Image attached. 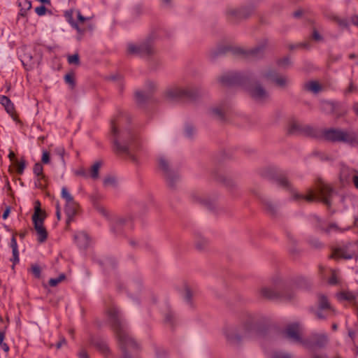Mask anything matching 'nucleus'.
Here are the masks:
<instances>
[{"mask_svg": "<svg viewBox=\"0 0 358 358\" xmlns=\"http://www.w3.org/2000/svg\"><path fill=\"white\" fill-rule=\"evenodd\" d=\"M131 122L129 115L124 111H118L110 120V140L113 151L117 155L129 158L137 162L135 153L141 148L138 133L131 129L124 128Z\"/></svg>", "mask_w": 358, "mask_h": 358, "instance_id": "1", "label": "nucleus"}, {"mask_svg": "<svg viewBox=\"0 0 358 358\" xmlns=\"http://www.w3.org/2000/svg\"><path fill=\"white\" fill-rule=\"evenodd\" d=\"M106 315L122 352V358H132L129 350H138V344L129 334L120 311L116 306H111L106 309Z\"/></svg>", "mask_w": 358, "mask_h": 358, "instance_id": "2", "label": "nucleus"}, {"mask_svg": "<svg viewBox=\"0 0 358 358\" xmlns=\"http://www.w3.org/2000/svg\"><path fill=\"white\" fill-rule=\"evenodd\" d=\"M315 138L323 139L331 143H345L353 144L357 141V135L354 131H348L340 129L329 128L324 129H316Z\"/></svg>", "mask_w": 358, "mask_h": 358, "instance_id": "3", "label": "nucleus"}, {"mask_svg": "<svg viewBox=\"0 0 358 358\" xmlns=\"http://www.w3.org/2000/svg\"><path fill=\"white\" fill-rule=\"evenodd\" d=\"M200 95L199 90L192 87H171L164 92L165 97L171 101H194Z\"/></svg>", "mask_w": 358, "mask_h": 358, "instance_id": "4", "label": "nucleus"}, {"mask_svg": "<svg viewBox=\"0 0 358 358\" xmlns=\"http://www.w3.org/2000/svg\"><path fill=\"white\" fill-rule=\"evenodd\" d=\"M261 296L268 300L289 301L294 298L292 290L282 284H278L274 288L264 287L259 290Z\"/></svg>", "mask_w": 358, "mask_h": 358, "instance_id": "5", "label": "nucleus"}, {"mask_svg": "<svg viewBox=\"0 0 358 358\" xmlns=\"http://www.w3.org/2000/svg\"><path fill=\"white\" fill-rule=\"evenodd\" d=\"M267 44V41H265L263 44L258 45L251 50H245L240 48H232L231 46H224L219 48L215 52H214L212 55L213 58H215L217 56L222 55L226 54L228 52H231L235 55H243L246 58L252 57L257 58L260 57L263 55L264 48Z\"/></svg>", "mask_w": 358, "mask_h": 358, "instance_id": "6", "label": "nucleus"}, {"mask_svg": "<svg viewBox=\"0 0 358 358\" xmlns=\"http://www.w3.org/2000/svg\"><path fill=\"white\" fill-rule=\"evenodd\" d=\"M270 180L275 182L280 187L287 190H292V185L289 182L287 173L277 168L270 167L262 173Z\"/></svg>", "mask_w": 358, "mask_h": 358, "instance_id": "7", "label": "nucleus"}, {"mask_svg": "<svg viewBox=\"0 0 358 358\" xmlns=\"http://www.w3.org/2000/svg\"><path fill=\"white\" fill-rule=\"evenodd\" d=\"M155 52L151 38H148L138 45L129 43L127 47V53L140 57L151 56Z\"/></svg>", "mask_w": 358, "mask_h": 358, "instance_id": "8", "label": "nucleus"}, {"mask_svg": "<svg viewBox=\"0 0 358 358\" xmlns=\"http://www.w3.org/2000/svg\"><path fill=\"white\" fill-rule=\"evenodd\" d=\"M251 76L236 72L227 73L219 78V82L224 86L236 85H245L250 83Z\"/></svg>", "mask_w": 358, "mask_h": 358, "instance_id": "9", "label": "nucleus"}, {"mask_svg": "<svg viewBox=\"0 0 358 358\" xmlns=\"http://www.w3.org/2000/svg\"><path fill=\"white\" fill-rule=\"evenodd\" d=\"M254 13L255 8L252 6L241 7L238 9L229 8L227 10V17L230 23L236 24L248 18Z\"/></svg>", "mask_w": 358, "mask_h": 358, "instance_id": "10", "label": "nucleus"}, {"mask_svg": "<svg viewBox=\"0 0 358 358\" xmlns=\"http://www.w3.org/2000/svg\"><path fill=\"white\" fill-rule=\"evenodd\" d=\"M62 197L66 200L64 211L67 217L66 224H69L76 215L79 206L65 187L62 189Z\"/></svg>", "mask_w": 358, "mask_h": 358, "instance_id": "11", "label": "nucleus"}, {"mask_svg": "<svg viewBox=\"0 0 358 358\" xmlns=\"http://www.w3.org/2000/svg\"><path fill=\"white\" fill-rule=\"evenodd\" d=\"M316 128L309 125H303L296 121H292L289 123L287 128V133L290 135H304L314 138L316 136Z\"/></svg>", "mask_w": 358, "mask_h": 358, "instance_id": "12", "label": "nucleus"}, {"mask_svg": "<svg viewBox=\"0 0 358 358\" xmlns=\"http://www.w3.org/2000/svg\"><path fill=\"white\" fill-rule=\"evenodd\" d=\"M328 342V337L326 334H313L310 338L304 339L303 345L308 349L314 348H322Z\"/></svg>", "mask_w": 358, "mask_h": 358, "instance_id": "13", "label": "nucleus"}, {"mask_svg": "<svg viewBox=\"0 0 358 358\" xmlns=\"http://www.w3.org/2000/svg\"><path fill=\"white\" fill-rule=\"evenodd\" d=\"M250 96L257 102L263 103L269 98V94L266 89L259 83L248 87Z\"/></svg>", "mask_w": 358, "mask_h": 358, "instance_id": "14", "label": "nucleus"}, {"mask_svg": "<svg viewBox=\"0 0 358 358\" xmlns=\"http://www.w3.org/2000/svg\"><path fill=\"white\" fill-rule=\"evenodd\" d=\"M301 326L298 322H294L287 326L283 333L285 336L291 341L303 345L304 339L301 335Z\"/></svg>", "mask_w": 358, "mask_h": 358, "instance_id": "15", "label": "nucleus"}, {"mask_svg": "<svg viewBox=\"0 0 358 358\" xmlns=\"http://www.w3.org/2000/svg\"><path fill=\"white\" fill-rule=\"evenodd\" d=\"M89 343L101 353L105 358H108L110 355V350L103 338L91 335L89 338Z\"/></svg>", "mask_w": 358, "mask_h": 358, "instance_id": "16", "label": "nucleus"}, {"mask_svg": "<svg viewBox=\"0 0 358 358\" xmlns=\"http://www.w3.org/2000/svg\"><path fill=\"white\" fill-rule=\"evenodd\" d=\"M45 219V215H43L41 219L32 220L34 229L38 236L37 241L39 243H43L48 238V231L45 227H44Z\"/></svg>", "mask_w": 358, "mask_h": 358, "instance_id": "17", "label": "nucleus"}, {"mask_svg": "<svg viewBox=\"0 0 358 358\" xmlns=\"http://www.w3.org/2000/svg\"><path fill=\"white\" fill-rule=\"evenodd\" d=\"M159 168L163 171L167 179L169 185L173 187L174 185V182L177 179V176L174 174L170 169L169 162L165 158L160 157L159 159Z\"/></svg>", "mask_w": 358, "mask_h": 358, "instance_id": "18", "label": "nucleus"}, {"mask_svg": "<svg viewBox=\"0 0 358 358\" xmlns=\"http://www.w3.org/2000/svg\"><path fill=\"white\" fill-rule=\"evenodd\" d=\"M353 252H350L348 247L345 245L343 247L333 248L329 258L334 259L335 260H338L340 259H351L353 258Z\"/></svg>", "mask_w": 358, "mask_h": 358, "instance_id": "19", "label": "nucleus"}, {"mask_svg": "<svg viewBox=\"0 0 358 358\" xmlns=\"http://www.w3.org/2000/svg\"><path fill=\"white\" fill-rule=\"evenodd\" d=\"M323 15L327 20L336 22L343 28H348L349 27V22L347 19L339 17L334 11L329 9H325L323 11Z\"/></svg>", "mask_w": 358, "mask_h": 358, "instance_id": "20", "label": "nucleus"}, {"mask_svg": "<svg viewBox=\"0 0 358 358\" xmlns=\"http://www.w3.org/2000/svg\"><path fill=\"white\" fill-rule=\"evenodd\" d=\"M0 103L4 107L6 112L15 119L17 116L13 103L5 95H0Z\"/></svg>", "mask_w": 358, "mask_h": 358, "instance_id": "21", "label": "nucleus"}, {"mask_svg": "<svg viewBox=\"0 0 358 358\" xmlns=\"http://www.w3.org/2000/svg\"><path fill=\"white\" fill-rule=\"evenodd\" d=\"M322 106L324 109L327 110L329 113L334 114L337 117H341L346 114V111L338 112V109L340 107L339 103L331 101H324Z\"/></svg>", "mask_w": 358, "mask_h": 358, "instance_id": "22", "label": "nucleus"}, {"mask_svg": "<svg viewBox=\"0 0 358 358\" xmlns=\"http://www.w3.org/2000/svg\"><path fill=\"white\" fill-rule=\"evenodd\" d=\"M226 338L231 345H239L241 341V336L232 329H227L224 332Z\"/></svg>", "mask_w": 358, "mask_h": 358, "instance_id": "23", "label": "nucleus"}, {"mask_svg": "<svg viewBox=\"0 0 358 358\" xmlns=\"http://www.w3.org/2000/svg\"><path fill=\"white\" fill-rule=\"evenodd\" d=\"M319 191L321 196L322 197L323 203L329 206L331 204L329 197L331 194L332 189L329 186L322 185L320 187Z\"/></svg>", "mask_w": 358, "mask_h": 358, "instance_id": "24", "label": "nucleus"}, {"mask_svg": "<svg viewBox=\"0 0 358 358\" xmlns=\"http://www.w3.org/2000/svg\"><path fill=\"white\" fill-rule=\"evenodd\" d=\"M21 61L22 64L25 66L27 65H30L31 62L33 59V57L29 50L27 47H23L21 49L20 53Z\"/></svg>", "mask_w": 358, "mask_h": 358, "instance_id": "25", "label": "nucleus"}, {"mask_svg": "<svg viewBox=\"0 0 358 358\" xmlns=\"http://www.w3.org/2000/svg\"><path fill=\"white\" fill-rule=\"evenodd\" d=\"M10 247L12 248L13 258L10 259L13 265L19 262V252L17 249V243L15 235H13L10 240Z\"/></svg>", "mask_w": 358, "mask_h": 358, "instance_id": "26", "label": "nucleus"}, {"mask_svg": "<svg viewBox=\"0 0 358 358\" xmlns=\"http://www.w3.org/2000/svg\"><path fill=\"white\" fill-rule=\"evenodd\" d=\"M18 6L20 8V15L27 16V11L31 8V3L29 0H17Z\"/></svg>", "mask_w": 358, "mask_h": 358, "instance_id": "27", "label": "nucleus"}, {"mask_svg": "<svg viewBox=\"0 0 358 358\" xmlns=\"http://www.w3.org/2000/svg\"><path fill=\"white\" fill-rule=\"evenodd\" d=\"M338 299L343 301H347L350 303H356L357 296L350 291H343L338 294Z\"/></svg>", "mask_w": 358, "mask_h": 358, "instance_id": "28", "label": "nucleus"}, {"mask_svg": "<svg viewBox=\"0 0 358 358\" xmlns=\"http://www.w3.org/2000/svg\"><path fill=\"white\" fill-rule=\"evenodd\" d=\"M318 309L320 310H330L331 309V304L327 296L322 294H318Z\"/></svg>", "mask_w": 358, "mask_h": 358, "instance_id": "29", "label": "nucleus"}, {"mask_svg": "<svg viewBox=\"0 0 358 358\" xmlns=\"http://www.w3.org/2000/svg\"><path fill=\"white\" fill-rule=\"evenodd\" d=\"M65 17L72 27L76 29L78 33L83 34L86 31L85 28L80 27L78 23L73 20L71 11L66 12Z\"/></svg>", "mask_w": 358, "mask_h": 358, "instance_id": "30", "label": "nucleus"}, {"mask_svg": "<svg viewBox=\"0 0 358 358\" xmlns=\"http://www.w3.org/2000/svg\"><path fill=\"white\" fill-rule=\"evenodd\" d=\"M41 202L38 200L35 201L34 213L31 217L32 220L41 219L43 215H45V217H47L46 213L41 209Z\"/></svg>", "mask_w": 358, "mask_h": 358, "instance_id": "31", "label": "nucleus"}, {"mask_svg": "<svg viewBox=\"0 0 358 358\" xmlns=\"http://www.w3.org/2000/svg\"><path fill=\"white\" fill-rule=\"evenodd\" d=\"M277 75V71L275 69L270 68L266 71H262L260 74V76L262 78L266 80H271L272 82H274Z\"/></svg>", "mask_w": 358, "mask_h": 358, "instance_id": "32", "label": "nucleus"}, {"mask_svg": "<svg viewBox=\"0 0 358 358\" xmlns=\"http://www.w3.org/2000/svg\"><path fill=\"white\" fill-rule=\"evenodd\" d=\"M315 199H316V196L315 195V194L313 193V192L312 190L310 191V193L308 195L299 194L298 193H294L293 194V199L296 200V201L306 200L308 202H312V201H315Z\"/></svg>", "mask_w": 358, "mask_h": 358, "instance_id": "33", "label": "nucleus"}, {"mask_svg": "<svg viewBox=\"0 0 358 358\" xmlns=\"http://www.w3.org/2000/svg\"><path fill=\"white\" fill-rule=\"evenodd\" d=\"M304 88L307 91L317 93L322 90V87L317 81H310L305 84Z\"/></svg>", "mask_w": 358, "mask_h": 358, "instance_id": "34", "label": "nucleus"}, {"mask_svg": "<svg viewBox=\"0 0 358 358\" xmlns=\"http://www.w3.org/2000/svg\"><path fill=\"white\" fill-rule=\"evenodd\" d=\"M101 166V162L100 161L96 162L91 167L90 176L94 179L96 180L99 178V169Z\"/></svg>", "mask_w": 358, "mask_h": 358, "instance_id": "35", "label": "nucleus"}, {"mask_svg": "<svg viewBox=\"0 0 358 358\" xmlns=\"http://www.w3.org/2000/svg\"><path fill=\"white\" fill-rule=\"evenodd\" d=\"M310 218L314 227L317 230L324 232L325 228L323 227V221L322 219L316 215H311Z\"/></svg>", "mask_w": 358, "mask_h": 358, "instance_id": "36", "label": "nucleus"}, {"mask_svg": "<svg viewBox=\"0 0 358 358\" xmlns=\"http://www.w3.org/2000/svg\"><path fill=\"white\" fill-rule=\"evenodd\" d=\"M297 285L299 287L307 289L311 287L312 282L305 277H299L297 279Z\"/></svg>", "mask_w": 358, "mask_h": 358, "instance_id": "37", "label": "nucleus"}, {"mask_svg": "<svg viewBox=\"0 0 358 358\" xmlns=\"http://www.w3.org/2000/svg\"><path fill=\"white\" fill-rule=\"evenodd\" d=\"M288 82L289 80L286 76H279L278 74L273 83L278 87H285Z\"/></svg>", "mask_w": 358, "mask_h": 358, "instance_id": "38", "label": "nucleus"}, {"mask_svg": "<svg viewBox=\"0 0 358 358\" xmlns=\"http://www.w3.org/2000/svg\"><path fill=\"white\" fill-rule=\"evenodd\" d=\"M150 94H145L144 92H136V99L138 103H143L150 98Z\"/></svg>", "mask_w": 358, "mask_h": 358, "instance_id": "39", "label": "nucleus"}, {"mask_svg": "<svg viewBox=\"0 0 358 358\" xmlns=\"http://www.w3.org/2000/svg\"><path fill=\"white\" fill-rule=\"evenodd\" d=\"M34 173L38 177H41V179H45V176L43 175V168L41 164L36 163L33 169Z\"/></svg>", "mask_w": 358, "mask_h": 358, "instance_id": "40", "label": "nucleus"}, {"mask_svg": "<svg viewBox=\"0 0 358 358\" xmlns=\"http://www.w3.org/2000/svg\"><path fill=\"white\" fill-rule=\"evenodd\" d=\"M264 206L265 209L271 215L276 213V208L275 205L270 201H264Z\"/></svg>", "mask_w": 358, "mask_h": 358, "instance_id": "41", "label": "nucleus"}, {"mask_svg": "<svg viewBox=\"0 0 358 358\" xmlns=\"http://www.w3.org/2000/svg\"><path fill=\"white\" fill-rule=\"evenodd\" d=\"M332 231L342 232L343 231L336 223H331L329 226L325 228L324 233L329 234Z\"/></svg>", "mask_w": 358, "mask_h": 358, "instance_id": "42", "label": "nucleus"}, {"mask_svg": "<svg viewBox=\"0 0 358 358\" xmlns=\"http://www.w3.org/2000/svg\"><path fill=\"white\" fill-rule=\"evenodd\" d=\"M64 80L67 84L71 85V87H75L76 82H75L74 74L73 73H67L66 75H65Z\"/></svg>", "mask_w": 358, "mask_h": 358, "instance_id": "43", "label": "nucleus"}, {"mask_svg": "<svg viewBox=\"0 0 358 358\" xmlns=\"http://www.w3.org/2000/svg\"><path fill=\"white\" fill-rule=\"evenodd\" d=\"M271 358H292V356L281 351H275L271 354Z\"/></svg>", "mask_w": 358, "mask_h": 358, "instance_id": "44", "label": "nucleus"}, {"mask_svg": "<svg viewBox=\"0 0 358 358\" xmlns=\"http://www.w3.org/2000/svg\"><path fill=\"white\" fill-rule=\"evenodd\" d=\"M68 62L70 64H76L79 65L80 64V59L79 55L78 53L69 55L68 57Z\"/></svg>", "mask_w": 358, "mask_h": 358, "instance_id": "45", "label": "nucleus"}, {"mask_svg": "<svg viewBox=\"0 0 358 358\" xmlns=\"http://www.w3.org/2000/svg\"><path fill=\"white\" fill-rule=\"evenodd\" d=\"M26 166V161L21 159L20 162H17V170L16 172L19 175H22Z\"/></svg>", "mask_w": 358, "mask_h": 358, "instance_id": "46", "label": "nucleus"}, {"mask_svg": "<svg viewBox=\"0 0 358 358\" xmlns=\"http://www.w3.org/2000/svg\"><path fill=\"white\" fill-rule=\"evenodd\" d=\"M31 271L35 278H40L41 270L38 265H37V264L32 265L31 268Z\"/></svg>", "mask_w": 358, "mask_h": 358, "instance_id": "47", "label": "nucleus"}, {"mask_svg": "<svg viewBox=\"0 0 358 358\" xmlns=\"http://www.w3.org/2000/svg\"><path fill=\"white\" fill-rule=\"evenodd\" d=\"M213 114L216 116L219 120L224 121V115L222 110L218 108H215L212 109Z\"/></svg>", "mask_w": 358, "mask_h": 358, "instance_id": "48", "label": "nucleus"}, {"mask_svg": "<svg viewBox=\"0 0 358 358\" xmlns=\"http://www.w3.org/2000/svg\"><path fill=\"white\" fill-rule=\"evenodd\" d=\"M311 38L315 41H322L323 37L317 31V30L315 28L313 29L312 36Z\"/></svg>", "mask_w": 358, "mask_h": 358, "instance_id": "49", "label": "nucleus"}, {"mask_svg": "<svg viewBox=\"0 0 358 358\" xmlns=\"http://www.w3.org/2000/svg\"><path fill=\"white\" fill-rule=\"evenodd\" d=\"M208 245V241L205 238H201L196 242V247L198 250H201Z\"/></svg>", "mask_w": 358, "mask_h": 358, "instance_id": "50", "label": "nucleus"}, {"mask_svg": "<svg viewBox=\"0 0 358 358\" xmlns=\"http://www.w3.org/2000/svg\"><path fill=\"white\" fill-rule=\"evenodd\" d=\"M322 310H315L314 308H310V311L311 313H313L315 316H316V318L318 319V320H325L327 317L326 316L322 313Z\"/></svg>", "mask_w": 358, "mask_h": 358, "instance_id": "51", "label": "nucleus"}, {"mask_svg": "<svg viewBox=\"0 0 358 358\" xmlns=\"http://www.w3.org/2000/svg\"><path fill=\"white\" fill-rule=\"evenodd\" d=\"M165 322L170 324L171 326L174 324V315L172 312H169L165 315Z\"/></svg>", "mask_w": 358, "mask_h": 358, "instance_id": "52", "label": "nucleus"}, {"mask_svg": "<svg viewBox=\"0 0 358 358\" xmlns=\"http://www.w3.org/2000/svg\"><path fill=\"white\" fill-rule=\"evenodd\" d=\"M289 58L286 57L277 61V64L280 66L286 67L290 64Z\"/></svg>", "mask_w": 358, "mask_h": 358, "instance_id": "53", "label": "nucleus"}, {"mask_svg": "<svg viewBox=\"0 0 358 358\" xmlns=\"http://www.w3.org/2000/svg\"><path fill=\"white\" fill-rule=\"evenodd\" d=\"M115 183H116V180H115V178L113 177L109 176V177L106 178L103 180V185L104 186H109V185L115 186Z\"/></svg>", "mask_w": 358, "mask_h": 358, "instance_id": "54", "label": "nucleus"}, {"mask_svg": "<svg viewBox=\"0 0 358 358\" xmlns=\"http://www.w3.org/2000/svg\"><path fill=\"white\" fill-rule=\"evenodd\" d=\"M78 358H90L89 354L87 350L84 348H80L77 353Z\"/></svg>", "mask_w": 358, "mask_h": 358, "instance_id": "55", "label": "nucleus"}, {"mask_svg": "<svg viewBox=\"0 0 358 358\" xmlns=\"http://www.w3.org/2000/svg\"><path fill=\"white\" fill-rule=\"evenodd\" d=\"M77 18L78 21L76 22L78 23L79 26L83 24L85 21L90 20V17H84L80 11H77Z\"/></svg>", "mask_w": 358, "mask_h": 358, "instance_id": "56", "label": "nucleus"}, {"mask_svg": "<svg viewBox=\"0 0 358 358\" xmlns=\"http://www.w3.org/2000/svg\"><path fill=\"white\" fill-rule=\"evenodd\" d=\"M46 11H47V8H45V6L44 5H41L35 8L36 13L39 16L44 15L45 14Z\"/></svg>", "mask_w": 358, "mask_h": 358, "instance_id": "57", "label": "nucleus"}, {"mask_svg": "<svg viewBox=\"0 0 358 358\" xmlns=\"http://www.w3.org/2000/svg\"><path fill=\"white\" fill-rule=\"evenodd\" d=\"M194 131V129L192 125L186 126L185 132V135L187 137H191L193 135Z\"/></svg>", "mask_w": 358, "mask_h": 358, "instance_id": "58", "label": "nucleus"}, {"mask_svg": "<svg viewBox=\"0 0 358 358\" xmlns=\"http://www.w3.org/2000/svg\"><path fill=\"white\" fill-rule=\"evenodd\" d=\"M41 161L44 164H48L50 162V153L48 151L43 152Z\"/></svg>", "mask_w": 358, "mask_h": 358, "instance_id": "59", "label": "nucleus"}, {"mask_svg": "<svg viewBox=\"0 0 358 358\" xmlns=\"http://www.w3.org/2000/svg\"><path fill=\"white\" fill-rule=\"evenodd\" d=\"M192 298V294L191 290L189 288H186L185 289V299L187 300V301L190 302Z\"/></svg>", "mask_w": 358, "mask_h": 358, "instance_id": "60", "label": "nucleus"}, {"mask_svg": "<svg viewBox=\"0 0 358 358\" xmlns=\"http://www.w3.org/2000/svg\"><path fill=\"white\" fill-rule=\"evenodd\" d=\"M60 282L59 280L57 278H50L49 280V285L50 287H55Z\"/></svg>", "mask_w": 358, "mask_h": 358, "instance_id": "61", "label": "nucleus"}, {"mask_svg": "<svg viewBox=\"0 0 358 358\" xmlns=\"http://www.w3.org/2000/svg\"><path fill=\"white\" fill-rule=\"evenodd\" d=\"M351 23L358 27V15L355 14L350 17Z\"/></svg>", "mask_w": 358, "mask_h": 358, "instance_id": "62", "label": "nucleus"}, {"mask_svg": "<svg viewBox=\"0 0 358 358\" xmlns=\"http://www.w3.org/2000/svg\"><path fill=\"white\" fill-rule=\"evenodd\" d=\"M329 283L331 285H335L338 283V279L336 275H332L329 279Z\"/></svg>", "mask_w": 358, "mask_h": 358, "instance_id": "63", "label": "nucleus"}, {"mask_svg": "<svg viewBox=\"0 0 358 358\" xmlns=\"http://www.w3.org/2000/svg\"><path fill=\"white\" fill-rule=\"evenodd\" d=\"M66 344V341L64 337L60 338V340L56 344V348L59 349L63 345Z\"/></svg>", "mask_w": 358, "mask_h": 358, "instance_id": "64", "label": "nucleus"}]
</instances>
